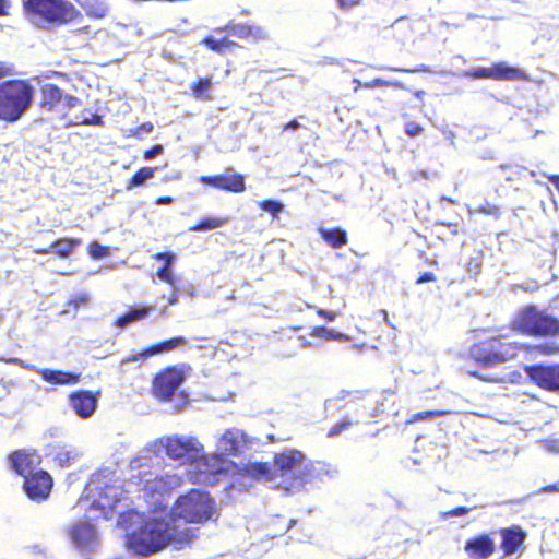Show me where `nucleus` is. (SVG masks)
<instances>
[{
    "instance_id": "20",
    "label": "nucleus",
    "mask_w": 559,
    "mask_h": 559,
    "mask_svg": "<svg viewBox=\"0 0 559 559\" xmlns=\"http://www.w3.org/2000/svg\"><path fill=\"white\" fill-rule=\"evenodd\" d=\"M121 491L112 486H106L100 489L97 500L91 502V510H99L104 516H108V512L112 511L120 501Z\"/></svg>"
},
{
    "instance_id": "42",
    "label": "nucleus",
    "mask_w": 559,
    "mask_h": 559,
    "mask_svg": "<svg viewBox=\"0 0 559 559\" xmlns=\"http://www.w3.org/2000/svg\"><path fill=\"white\" fill-rule=\"evenodd\" d=\"M355 423V420L344 419L337 424H335L329 431L328 437H336L338 436L344 429L348 428Z\"/></svg>"
},
{
    "instance_id": "36",
    "label": "nucleus",
    "mask_w": 559,
    "mask_h": 559,
    "mask_svg": "<svg viewBox=\"0 0 559 559\" xmlns=\"http://www.w3.org/2000/svg\"><path fill=\"white\" fill-rule=\"evenodd\" d=\"M204 44L212 50L222 52L225 48L234 46L235 43L228 40L227 38L215 39L213 37H207L204 39Z\"/></svg>"
},
{
    "instance_id": "23",
    "label": "nucleus",
    "mask_w": 559,
    "mask_h": 559,
    "mask_svg": "<svg viewBox=\"0 0 559 559\" xmlns=\"http://www.w3.org/2000/svg\"><path fill=\"white\" fill-rule=\"evenodd\" d=\"M53 460L62 468L70 467L82 456V452L73 445H57L53 450Z\"/></svg>"
},
{
    "instance_id": "55",
    "label": "nucleus",
    "mask_w": 559,
    "mask_h": 559,
    "mask_svg": "<svg viewBox=\"0 0 559 559\" xmlns=\"http://www.w3.org/2000/svg\"><path fill=\"white\" fill-rule=\"evenodd\" d=\"M371 411V405H362L359 409H357V416L356 418H359L360 416H366Z\"/></svg>"
},
{
    "instance_id": "64",
    "label": "nucleus",
    "mask_w": 559,
    "mask_h": 559,
    "mask_svg": "<svg viewBox=\"0 0 559 559\" xmlns=\"http://www.w3.org/2000/svg\"><path fill=\"white\" fill-rule=\"evenodd\" d=\"M7 7H8V0H0V15L5 13Z\"/></svg>"
},
{
    "instance_id": "39",
    "label": "nucleus",
    "mask_w": 559,
    "mask_h": 559,
    "mask_svg": "<svg viewBox=\"0 0 559 559\" xmlns=\"http://www.w3.org/2000/svg\"><path fill=\"white\" fill-rule=\"evenodd\" d=\"M88 252H90L91 257L94 258V259L104 258V257H106L109 253L108 248L102 246L97 241H94V242H92L90 245Z\"/></svg>"
},
{
    "instance_id": "37",
    "label": "nucleus",
    "mask_w": 559,
    "mask_h": 559,
    "mask_svg": "<svg viewBox=\"0 0 559 559\" xmlns=\"http://www.w3.org/2000/svg\"><path fill=\"white\" fill-rule=\"evenodd\" d=\"M259 206L263 211L271 213L273 216H276L284 209V204L283 203L278 202V201H274V200L262 201V202L259 203Z\"/></svg>"
},
{
    "instance_id": "8",
    "label": "nucleus",
    "mask_w": 559,
    "mask_h": 559,
    "mask_svg": "<svg viewBox=\"0 0 559 559\" xmlns=\"http://www.w3.org/2000/svg\"><path fill=\"white\" fill-rule=\"evenodd\" d=\"M249 443L247 433L238 428H229L217 439L216 451L213 455H217L222 461L226 462L224 469L215 474V478L227 472L230 461L224 460L223 456H237L242 453Z\"/></svg>"
},
{
    "instance_id": "26",
    "label": "nucleus",
    "mask_w": 559,
    "mask_h": 559,
    "mask_svg": "<svg viewBox=\"0 0 559 559\" xmlns=\"http://www.w3.org/2000/svg\"><path fill=\"white\" fill-rule=\"evenodd\" d=\"M40 374L46 382L56 385L75 384L80 380L79 373L62 370L44 369Z\"/></svg>"
},
{
    "instance_id": "4",
    "label": "nucleus",
    "mask_w": 559,
    "mask_h": 559,
    "mask_svg": "<svg viewBox=\"0 0 559 559\" xmlns=\"http://www.w3.org/2000/svg\"><path fill=\"white\" fill-rule=\"evenodd\" d=\"M159 451L153 448L143 449L130 462V467L133 471H139L140 480L144 483L145 491L162 497L181 486L183 478L177 473L163 472L162 464L164 459L159 455Z\"/></svg>"
},
{
    "instance_id": "46",
    "label": "nucleus",
    "mask_w": 559,
    "mask_h": 559,
    "mask_svg": "<svg viewBox=\"0 0 559 559\" xmlns=\"http://www.w3.org/2000/svg\"><path fill=\"white\" fill-rule=\"evenodd\" d=\"M365 394H366V392H362V391L349 392V391L342 390L338 393V395L335 397V400H344L347 396H353L354 401H358V400H362Z\"/></svg>"
},
{
    "instance_id": "25",
    "label": "nucleus",
    "mask_w": 559,
    "mask_h": 559,
    "mask_svg": "<svg viewBox=\"0 0 559 559\" xmlns=\"http://www.w3.org/2000/svg\"><path fill=\"white\" fill-rule=\"evenodd\" d=\"M225 31L228 34L238 37V38H249L252 37L254 40H260L266 38L265 31L255 25H246V24H228L225 27Z\"/></svg>"
},
{
    "instance_id": "52",
    "label": "nucleus",
    "mask_w": 559,
    "mask_h": 559,
    "mask_svg": "<svg viewBox=\"0 0 559 559\" xmlns=\"http://www.w3.org/2000/svg\"><path fill=\"white\" fill-rule=\"evenodd\" d=\"M301 127V124L297 121V120H292L289 121L288 123H286L284 127H283V130L284 131H295L297 129H299Z\"/></svg>"
},
{
    "instance_id": "10",
    "label": "nucleus",
    "mask_w": 559,
    "mask_h": 559,
    "mask_svg": "<svg viewBox=\"0 0 559 559\" xmlns=\"http://www.w3.org/2000/svg\"><path fill=\"white\" fill-rule=\"evenodd\" d=\"M81 105V100L72 95H64L63 92L53 84H46L41 87L40 107L47 111H69Z\"/></svg>"
},
{
    "instance_id": "15",
    "label": "nucleus",
    "mask_w": 559,
    "mask_h": 559,
    "mask_svg": "<svg viewBox=\"0 0 559 559\" xmlns=\"http://www.w3.org/2000/svg\"><path fill=\"white\" fill-rule=\"evenodd\" d=\"M200 181L214 188L239 193L246 190L245 178L239 174L202 176Z\"/></svg>"
},
{
    "instance_id": "50",
    "label": "nucleus",
    "mask_w": 559,
    "mask_h": 559,
    "mask_svg": "<svg viewBox=\"0 0 559 559\" xmlns=\"http://www.w3.org/2000/svg\"><path fill=\"white\" fill-rule=\"evenodd\" d=\"M436 281V276L433 273H430V272H427V273H424L418 280H417V284H423V283H427V282H435Z\"/></svg>"
},
{
    "instance_id": "44",
    "label": "nucleus",
    "mask_w": 559,
    "mask_h": 559,
    "mask_svg": "<svg viewBox=\"0 0 559 559\" xmlns=\"http://www.w3.org/2000/svg\"><path fill=\"white\" fill-rule=\"evenodd\" d=\"M157 352H145V350H142V352H139L134 355H131L129 356L128 358H124L121 360V365H126L127 362H130V361H141V360H144L145 358H147L148 356L153 355V354H156Z\"/></svg>"
},
{
    "instance_id": "16",
    "label": "nucleus",
    "mask_w": 559,
    "mask_h": 559,
    "mask_svg": "<svg viewBox=\"0 0 559 559\" xmlns=\"http://www.w3.org/2000/svg\"><path fill=\"white\" fill-rule=\"evenodd\" d=\"M69 399L71 407L80 418H90L97 408V396L90 391L73 392Z\"/></svg>"
},
{
    "instance_id": "12",
    "label": "nucleus",
    "mask_w": 559,
    "mask_h": 559,
    "mask_svg": "<svg viewBox=\"0 0 559 559\" xmlns=\"http://www.w3.org/2000/svg\"><path fill=\"white\" fill-rule=\"evenodd\" d=\"M525 372L539 388L549 392H559V365L527 366Z\"/></svg>"
},
{
    "instance_id": "2",
    "label": "nucleus",
    "mask_w": 559,
    "mask_h": 559,
    "mask_svg": "<svg viewBox=\"0 0 559 559\" xmlns=\"http://www.w3.org/2000/svg\"><path fill=\"white\" fill-rule=\"evenodd\" d=\"M305 454L296 449H285L275 454L274 464L248 462L240 471L251 478L262 481L271 488H282L287 491L302 489L301 473Z\"/></svg>"
},
{
    "instance_id": "1",
    "label": "nucleus",
    "mask_w": 559,
    "mask_h": 559,
    "mask_svg": "<svg viewBox=\"0 0 559 559\" xmlns=\"http://www.w3.org/2000/svg\"><path fill=\"white\" fill-rule=\"evenodd\" d=\"M214 512V501L207 492L193 489L180 496L168 520H142V515L130 510L119 514L118 526L127 532L126 546L139 557H148L168 545L181 548L195 538L188 523L210 520Z\"/></svg>"
},
{
    "instance_id": "29",
    "label": "nucleus",
    "mask_w": 559,
    "mask_h": 559,
    "mask_svg": "<svg viewBox=\"0 0 559 559\" xmlns=\"http://www.w3.org/2000/svg\"><path fill=\"white\" fill-rule=\"evenodd\" d=\"M87 15L102 19L108 12V5L104 0H75Z\"/></svg>"
},
{
    "instance_id": "62",
    "label": "nucleus",
    "mask_w": 559,
    "mask_h": 559,
    "mask_svg": "<svg viewBox=\"0 0 559 559\" xmlns=\"http://www.w3.org/2000/svg\"><path fill=\"white\" fill-rule=\"evenodd\" d=\"M444 135L451 142V144L454 145V139H455L454 132L448 130V131L444 132Z\"/></svg>"
},
{
    "instance_id": "31",
    "label": "nucleus",
    "mask_w": 559,
    "mask_h": 559,
    "mask_svg": "<svg viewBox=\"0 0 559 559\" xmlns=\"http://www.w3.org/2000/svg\"><path fill=\"white\" fill-rule=\"evenodd\" d=\"M322 238L333 248H341L347 242V235L342 229H320Z\"/></svg>"
},
{
    "instance_id": "57",
    "label": "nucleus",
    "mask_w": 559,
    "mask_h": 559,
    "mask_svg": "<svg viewBox=\"0 0 559 559\" xmlns=\"http://www.w3.org/2000/svg\"><path fill=\"white\" fill-rule=\"evenodd\" d=\"M72 32L75 35H81V34L90 35L91 34V27L90 26H83V27H79V28H76V29H74Z\"/></svg>"
},
{
    "instance_id": "22",
    "label": "nucleus",
    "mask_w": 559,
    "mask_h": 559,
    "mask_svg": "<svg viewBox=\"0 0 559 559\" xmlns=\"http://www.w3.org/2000/svg\"><path fill=\"white\" fill-rule=\"evenodd\" d=\"M479 368H493L514 355H507L509 352H468Z\"/></svg>"
},
{
    "instance_id": "54",
    "label": "nucleus",
    "mask_w": 559,
    "mask_h": 559,
    "mask_svg": "<svg viewBox=\"0 0 559 559\" xmlns=\"http://www.w3.org/2000/svg\"><path fill=\"white\" fill-rule=\"evenodd\" d=\"M87 301H88V298H87V296H86V295H84V296H81V297H80V298H78V299L71 300V301L69 302V306H72V305H73V306H74V308L76 309V308L79 307V305H81V304H86Z\"/></svg>"
},
{
    "instance_id": "28",
    "label": "nucleus",
    "mask_w": 559,
    "mask_h": 559,
    "mask_svg": "<svg viewBox=\"0 0 559 559\" xmlns=\"http://www.w3.org/2000/svg\"><path fill=\"white\" fill-rule=\"evenodd\" d=\"M154 259L158 261H165V264L157 272V277L170 285H174V277L171 273L173 263L176 260V254L173 252H159L154 254Z\"/></svg>"
},
{
    "instance_id": "51",
    "label": "nucleus",
    "mask_w": 559,
    "mask_h": 559,
    "mask_svg": "<svg viewBox=\"0 0 559 559\" xmlns=\"http://www.w3.org/2000/svg\"><path fill=\"white\" fill-rule=\"evenodd\" d=\"M539 492H544V493L559 492V483L545 486L539 489Z\"/></svg>"
},
{
    "instance_id": "18",
    "label": "nucleus",
    "mask_w": 559,
    "mask_h": 559,
    "mask_svg": "<svg viewBox=\"0 0 559 559\" xmlns=\"http://www.w3.org/2000/svg\"><path fill=\"white\" fill-rule=\"evenodd\" d=\"M465 551L474 559H486L495 551V543L487 534L471 538L465 544Z\"/></svg>"
},
{
    "instance_id": "63",
    "label": "nucleus",
    "mask_w": 559,
    "mask_h": 559,
    "mask_svg": "<svg viewBox=\"0 0 559 559\" xmlns=\"http://www.w3.org/2000/svg\"><path fill=\"white\" fill-rule=\"evenodd\" d=\"M549 180L559 190V175L549 177Z\"/></svg>"
},
{
    "instance_id": "40",
    "label": "nucleus",
    "mask_w": 559,
    "mask_h": 559,
    "mask_svg": "<svg viewBox=\"0 0 559 559\" xmlns=\"http://www.w3.org/2000/svg\"><path fill=\"white\" fill-rule=\"evenodd\" d=\"M476 212H479V213H483L485 215H490V216H493L496 218H498L501 214L500 210L498 206H496L495 204H491L489 202H486L485 204H481L477 210H475Z\"/></svg>"
},
{
    "instance_id": "45",
    "label": "nucleus",
    "mask_w": 559,
    "mask_h": 559,
    "mask_svg": "<svg viewBox=\"0 0 559 559\" xmlns=\"http://www.w3.org/2000/svg\"><path fill=\"white\" fill-rule=\"evenodd\" d=\"M539 443L546 451L559 453V439L542 440Z\"/></svg>"
},
{
    "instance_id": "47",
    "label": "nucleus",
    "mask_w": 559,
    "mask_h": 559,
    "mask_svg": "<svg viewBox=\"0 0 559 559\" xmlns=\"http://www.w3.org/2000/svg\"><path fill=\"white\" fill-rule=\"evenodd\" d=\"M162 153H163V146L157 144L144 153V158L146 160H151V159H154L155 157L159 156Z\"/></svg>"
},
{
    "instance_id": "49",
    "label": "nucleus",
    "mask_w": 559,
    "mask_h": 559,
    "mask_svg": "<svg viewBox=\"0 0 559 559\" xmlns=\"http://www.w3.org/2000/svg\"><path fill=\"white\" fill-rule=\"evenodd\" d=\"M316 332H317V335L322 336V337H326V338L336 337V336L334 335V332H333V331L328 330V329H325V328H318V329L316 330Z\"/></svg>"
},
{
    "instance_id": "38",
    "label": "nucleus",
    "mask_w": 559,
    "mask_h": 559,
    "mask_svg": "<svg viewBox=\"0 0 559 559\" xmlns=\"http://www.w3.org/2000/svg\"><path fill=\"white\" fill-rule=\"evenodd\" d=\"M371 411L370 413H368V415L366 416H360L359 418H355V424H359L361 421H367L371 418H374L377 417L379 414L383 413L384 412V404L383 402H380V401H374V405L372 406L371 405Z\"/></svg>"
},
{
    "instance_id": "21",
    "label": "nucleus",
    "mask_w": 559,
    "mask_h": 559,
    "mask_svg": "<svg viewBox=\"0 0 559 559\" xmlns=\"http://www.w3.org/2000/svg\"><path fill=\"white\" fill-rule=\"evenodd\" d=\"M501 548L504 554L510 556L516 552L519 547L524 543L526 534L519 526H512L501 530Z\"/></svg>"
},
{
    "instance_id": "6",
    "label": "nucleus",
    "mask_w": 559,
    "mask_h": 559,
    "mask_svg": "<svg viewBox=\"0 0 559 559\" xmlns=\"http://www.w3.org/2000/svg\"><path fill=\"white\" fill-rule=\"evenodd\" d=\"M34 88L24 81H8L0 84V119L19 120L31 107Z\"/></svg>"
},
{
    "instance_id": "14",
    "label": "nucleus",
    "mask_w": 559,
    "mask_h": 559,
    "mask_svg": "<svg viewBox=\"0 0 559 559\" xmlns=\"http://www.w3.org/2000/svg\"><path fill=\"white\" fill-rule=\"evenodd\" d=\"M338 475L336 466L326 462H306L301 473L302 488L307 485L323 483L326 479H333Z\"/></svg>"
},
{
    "instance_id": "43",
    "label": "nucleus",
    "mask_w": 559,
    "mask_h": 559,
    "mask_svg": "<svg viewBox=\"0 0 559 559\" xmlns=\"http://www.w3.org/2000/svg\"><path fill=\"white\" fill-rule=\"evenodd\" d=\"M471 510L472 509H469L467 507H457L450 511L443 512L442 518L449 519V518H456V516H465L469 513Z\"/></svg>"
},
{
    "instance_id": "7",
    "label": "nucleus",
    "mask_w": 559,
    "mask_h": 559,
    "mask_svg": "<svg viewBox=\"0 0 559 559\" xmlns=\"http://www.w3.org/2000/svg\"><path fill=\"white\" fill-rule=\"evenodd\" d=\"M514 324L524 333L535 336H552L559 333V321L535 306L522 309Z\"/></svg>"
},
{
    "instance_id": "59",
    "label": "nucleus",
    "mask_w": 559,
    "mask_h": 559,
    "mask_svg": "<svg viewBox=\"0 0 559 559\" xmlns=\"http://www.w3.org/2000/svg\"><path fill=\"white\" fill-rule=\"evenodd\" d=\"M318 313L319 316L326 318L329 321H333L335 319L334 313L328 312L325 310H319Z\"/></svg>"
},
{
    "instance_id": "58",
    "label": "nucleus",
    "mask_w": 559,
    "mask_h": 559,
    "mask_svg": "<svg viewBox=\"0 0 559 559\" xmlns=\"http://www.w3.org/2000/svg\"><path fill=\"white\" fill-rule=\"evenodd\" d=\"M359 0H338L342 8L353 7L358 3Z\"/></svg>"
},
{
    "instance_id": "35",
    "label": "nucleus",
    "mask_w": 559,
    "mask_h": 559,
    "mask_svg": "<svg viewBox=\"0 0 559 559\" xmlns=\"http://www.w3.org/2000/svg\"><path fill=\"white\" fill-rule=\"evenodd\" d=\"M154 168L143 167L129 181L127 188L132 189L134 187L143 185L147 179L153 178Z\"/></svg>"
},
{
    "instance_id": "13",
    "label": "nucleus",
    "mask_w": 559,
    "mask_h": 559,
    "mask_svg": "<svg viewBox=\"0 0 559 559\" xmlns=\"http://www.w3.org/2000/svg\"><path fill=\"white\" fill-rule=\"evenodd\" d=\"M52 478L45 471H37L31 476H25L23 489L26 496L34 501L46 500L52 489Z\"/></svg>"
},
{
    "instance_id": "33",
    "label": "nucleus",
    "mask_w": 559,
    "mask_h": 559,
    "mask_svg": "<svg viewBox=\"0 0 559 559\" xmlns=\"http://www.w3.org/2000/svg\"><path fill=\"white\" fill-rule=\"evenodd\" d=\"M78 124L102 126L103 119L97 114L91 112L90 110H83L79 116L75 117L74 121L68 122L66 127H72Z\"/></svg>"
},
{
    "instance_id": "27",
    "label": "nucleus",
    "mask_w": 559,
    "mask_h": 559,
    "mask_svg": "<svg viewBox=\"0 0 559 559\" xmlns=\"http://www.w3.org/2000/svg\"><path fill=\"white\" fill-rule=\"evenodd\" d=\"M153 307L147 306H135L130 307L129 310L121 317H119L116 321V325L118 328H126L131 323L138 322L146 318L150 312L153 310Z\"/></svg>"
},
{
    "instance_id": "9",
    "label": "nucleus",
    "mask_w": 559,
    "mask_h": 559,
    "mask_svg": "<svg viewBox=\"0 0 559 559\" xmlns=\"http://www.w3.org/2000/svg\"><path fill=\"white\" fill-rule=\"evenodd\" d=\"M472 79H492L498 81H531L530 75L520 68L508 66L506 62L495 63L490 68H477L464 73Z\"/></svg>"
},
{
    "instance_id": "30",
    "label": "nucleus",
    "mask_w": 559,
    "mask_h": 559,
    "mask_svg": "<svg viewBox=\"0 0 559 559\" xmlns=\"http://www.w3.org/2000/svg\"><path fill=\"white\" fill-rule=\"evenodd\" d=\"M177 347H190L194 349H203V345L200 344H193L190 340L183 337V336H177L173 337L168 341H165L158 345H153L151 347H147L146 349H175Z\"/></svg>"
},
{
    "instance_id": "61",
    "label": "nucleus",
    "mask_w": 559,
    "mask_h": 559,
    "mask_svg": "<svg viewBox=\"0 0 559 559\" xmlns=\"http://www.w3.org/2000/svg\"><path fill=\"white\" fill-rule=\"evenodd\" d=\"M140 130L150 133L153 130V124L151 122H145L140 127Z\"/></svg>"
},
{
    "instance_id": "56",
    "label": "nucleus",
    "mask_w": 559,
    "mask_h": 559,
    "mask_svg": "<svg viewBox=\"0 0 559 559\" xmlns=\"http://www.w3.org/2000/svg\"><path fill=\"white\" fill-rule=\"evenodd\" d=\"M467 373L472 377H475V378H478V379H481V380H485V381H488L490 380L488 376L486 374H483L480 373L479 371L477 370H467Z\"/></svg>"
},
{
    "instance_id": "48",
    "label": "nucleus",
    "mask_w": 559,
    "mask_h": 559,
    "mask_svg": "<svg viewBox=\"0 0 559 559\" xmlns=\"http://www.w3.org/2000/svg\"><path fill=\"white\" fill-rule=\"evenodd\" d=\"M421 127L415 122H408L405 127V132L409 136H416L421 132Z\"/></svg>"
},
{
    "instance_id": "11",
    "label": "nucleus",
    "mask_w": 559,
    "mask_h": 559,
    "mask_svg": "<svg viewBox=\"0 0 559 559\" xmlns=\"http://www.w3.org/2000/svg\"><path fill=\"white\" fill-rule=\"evenodd\" d=\"M185 379L183 371L177 367L167 368L157 374L153 382V390L156 397L168 401L179 389Z\"/></svg>"
},
{
    "instance_id": "3",
    "label": "nucleus",
    "mask_w": 559,
    "mask_h": 559,
    "mask_svg": "<svg viewBox=\"0 0 559 559\" xmlns=\"http://www.w3.org/2000/svg\"><path fill=\"white\" fill-rule=\"evenodd\" d=\"M154 448L164 449L166 454L175 461L194 465L199 473L198 481L202 483L214 481L215 474L222 472L226 464L217 455L204 454L203 445L193 437L170 436L162 439L159 444H154Z\"/></svg>"
},
{
    "instance_id": "17",
    "label": "nucleus",
    "mask_w": 559,
    "mask_h": 559,
    "mask_svg": "<svg viewBox=\"0 0 559 559\" xmlns=\"http://www.w3.org/2000/svg\"><path fill=\"white\" fill-rule=\"evenodd\" d=\"M9 462L11 468L24 478L25 476L33 475L36 465L39 463L38 456L35 453H29L25 450H17L11 453Z\"/></svg>"
},
{
    "instance_id": "34",
    "label": "nucleus",
    "mask_w": 559,
    "mask_h": 559,
    "mask_svg": "<svg viewBox=\"0 0 559 559\" xmlns=\"http://www.w3.org/2000/svg\"><path fill=\"white\" fill-rule=\"evenodd\" d=\"M212 87V81L210 78L200 79L197 83L192 85V92L195 98L198 99H211L209 94Z\"/></svg>"
},
{
    "instance_id": "24",
    "label": "nucleus",
    "mask_w": 559,
    "mask_h": 559,
    "mask_svg": "<svg viewBox=\"0 0 559 559\" xmlns=\"http://www.w3.org/2000/svg\"><path fill=\"white\" fill-rule=\"evenodd\" d=\"M81 245L79 239L61 238L56 240L47 249H35L34 252L37 254H47L53 250L59 257L68 258L73 251Z\"/></svg>"
},
{
    "instance_id": "53",
    "label": "nucleus",
    "mask_w": 559,
    "mask_h": 559,
    "mask_svg": "<svg viewBox=\"0 0 559 559\" xmlns=\"http://www.w3.org/2000/svg\"><path fill=\"white\" fill-rule=\"evenodd\" d=\"M395 71H404V72H419V71H424V72H431L430 68L428 66H425V64H421L419 66L418 68L414 69V70H406V69H394Z\"/></svg>"
},
{
    "instance_id": "5",
    "label": "nucleus",
    "mask_w": 559,
    "mask_h": 559,
    "mask_svg": "<svg viewBox=\"0 0 559 559\" xmlns=\"http://www.w3.org/2000/svg\"><path fill=\"white\" fill-rule=\"evenodd\" d=\"M29 21L39 28L73 21L80 13L67 0H23Z\"/></svg>"
},
{
    "instance_id": "41",
    "label": "nucleus",
    "mask_w": 559,
    "mask_h": 559,
    "mask_svg": "<svg viewBox=\"0 0 559 559\" xmlns=\"http://www.w3.org/2000/svg\"><path fill=\"white\" fill-rule=\"evenodd\" d=\"M449 414L448 411H426L419 412L413 415V421L423 420L427 418H432L435 416H444Z\"/></svg>"
},
{
    "instance_id": "19",
    "label": "nucleus",
    "mask_w": 559,
    "mask_h": 559,
    "mask_svg": "<svg viewBox=\"0 0 559 559\" xmlns=\"http://www.w3.org/2000/svg\"><path fill=\"white\" fill-rule=\"evenodd\" d=\"M71 537L78 547L85 549L95 544L97 532L90 521H80L73 526Z\"/></svg>"
},
{
    "instance_id": "60",
    "label": "nucleus",
    "mask_w": 559,
    "mask_h": 559,
    "mask_svg": "<svg viewBox=\"0 0 559 559\" xmlns=\"http://www.w3.org/2000/svg\"><path fill=\"white\" fill-rule=\"evenodd\" d=\"M156 203L167 205V204L173 203V199L170 197H162V198L157 199Z\"/></svg>"
},
{
    "instance_id": "32",
    "label": "nucleus",
    "mask_w": 559,
    "mask_h": 559,
    "mask_svg": "<svg viewBox=\"0 0 559 559\" xmlns=\"http://www.w3.org/2000/svg\"><path fill=\"white\" fill-rule=\"evenodd\" d=\"M228 217H205L198 225L189 228L190 231H207L227 225Z\"/></svg>"
}]
</instances>
